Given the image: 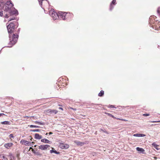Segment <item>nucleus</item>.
Returning <instances> with one entry per match:
<instances>
[{"label": "nucleus", "instance_id": "obj_19", "mask_svg": "<svg viewBox=\"0 0 160 160\" xmlns=\"http://www.w3.org/2000/svg\"><path fill=\"white\" fill-rule=\"evenodd\" d=\"M38 1L40 5L41 6L42 5V3L43 2H46L45 0H38Z\"/></svg>", "mask_w": 160, "mask_h": 160}, {"label": "nucleus", "instance_id": "obj_5", "mask_svg": "<svg viewBox=\"0 0 160 160\" xmlns=\"http://www.w3.org/2000/svg\"><path fill=\"white\" fill-rule=\"evenodd\" d=\"M156 18V16H151L149 18V23L152 26V24H154L155 23H156V22L158 21H156L155 18Z\"/></svg>", "mask_w": 160, "mask_h": 160}, {"label": "nucleus", "instance_id": "obj_16", "mask_svg": "<svg viewBox=\"0 0 160 160\" xmlns=\"http://www.w3.org/2000/svg\"><path fill=\"white\" fill-rule=\"evenodd\" d=\"M74 142L77 145H80L81 146H82L84 144V142H81L80 141H75Z\"/></svg>", "mask_w": 160, "mask_h": 160}, {"label": "nucleus", "instance_id": "obj_7", "mask_svg": "<svg viewBox=\"0 0 160 160\" xmlns=\"http://www.w3.org/2000/svg\"><path fill=\"white\" fill-rule=\"evenodd\" d=\"M59 147L62 149H67L69 147V145L68 144H65L63 143H60L59 145Z\"/></svg>", "mask_w": 160, "mask_h": 160}, {"label": "nucleus", "instance_id": "obj_37", "mask_svg": "<svg viewBox=\"0 0 160 160\" xmlns=\"http://www.w3.org/2000/svg\"><path fill=\"white\" fill-rule=\"evenodd\" d=\"M70 109H73V110H76V109L75 108V109H74L72 108H70Z\"/></svg>", "mask_w": 160, "mask_h": 160}, {"label": "nucleus", "instance_id": "obj_25", "mask_svg": "<svg viewBox=\"0 0 160 160\" xmlns=\"http://www.w3.org/2000/svg\"><path fill=\"white\" fill-rule=\"evenodd\" d=\"M15 18L14 17H10L9 18V19L8 20V21L9 22V21H11L15 19Z\"/></svg>", "mask_w": 160, "mask_h": 160}, {"label": "nucleus", "instance_id": "obj_6", "mask_svg": "<svg viewBox=\"0 0 160 160\" xmlns=\"http://www.w3.org/2000/svg\"><path fill=\"white\" fill-rule=\"evenodd\" d=\"M159 22V21H157L154 24L152 25V27L156 30H160V24Z\"/></svg>", "mask_w": 160, "mask_h": 160}, {"label": "nucleus", "instance_id": "obj_23", "mask_svg": "<svg viewBox=\"0 0 160 160\" xmlns=\"http://www.w3.org/2000/svg\"><path fill=\"white\" fill-rule=\"evenodd\" d=\"M35 122L36 123L38 124L39 125H43L44 124L43 123L41 122H39L36 121Z\"/></svg>", "mask_w": 160, "mask_h": 160}, {"label": "nucleus", "instance_id": "obj_38", "mask_svg": "<svg viewBox=\"0 0 160 160\" xmlns=\"http://www.w3.org/2000/svg\"><path fill=\"white\" fill-rule=\"evenodd\" d=\"M59 109H60L62 111L63 110V109L62 108L60 107V108H59Z\"/></svg>", "mask_w": 160, "mask_h": 160}, {"label": "nucleus", "instance_id": "obj_29", "mask_svg": "<svg viewBox=\"0 0 160 160\" xmlns=\"http://www.w3.org/2000/svg\"><path fill=\"white\" fill-rule=\"evenodd\" d=\"M31 131L34 132H38L40 131V130L38 129H34L32 130Z\"/></svg>", "mask_w": 160, "mask_h": 160}, {"label": "nucleus", "instance_id": "obj_36", "mask_svg": "<svg viewBox=\"0 0 160 160\" xmlns=\"http://www.w3.org/2000/svg\"><path fill=\"white\" fill-rule=\"evenodd\" d=\"M120 120L123 121H128L127 120H125V119H120Z\"/></svg>", "mask_w": 160, "mask_h": 160}, {"label": "nucleus", "instance_id": "obj_34", "mask_svg": "<svg viewBox=\"0 0 160 160\" xmlns=\"http://www.w3.org/2000/svg\"><path fill=\"white\" fill-rule=\"evenodd\" d=\"M24 117L25 118H34V116H32L31 117H28V116H25V117Z\"/></svg>", "mask_w": 160, "mask_h": 160}, {"label": "nucleus", "instance_id": "obj_4", "mask_svg": "<svg viewBox=\"0 0 160 160\" xmlns=\"http://www.w3.org/2000/svg\"><path fill=\"white\" fill-rule=\"evenodd\" d=\"M49 14L54 20H56L59 18L58 14L55 12L53 9H51L50 10Z\"/></svg>", "mask_w": 160, "mask_h": 160}, {"label": "nucleus", "instance_id": "obj_9", "mask_svg": "<svg viewBox=\"0 0 160 160\" xmlns=\"http://www.w3.org/2000/svg\"><path fill=\"white\" fill-rule=\"evenodd\" d=\"M20 143L22 144H24L26 146H29V145H30V142H28L27 141H26V140H24L23 139H22L21 140Z\"/></svg>", "mask_w": 160, "mask_h": 160}, {"label": "nucleus", "instance_id": "obj_27", "mask_svg": "<svg viewBox=\"0 0 160 160\" xmlns=\"http://www.w3.org/2000/svg\"><path fill=\"white\" fill-rule=\"evenodd\" d=\"M4 14V11H1L0 12V16L2 17Z\"/></svg>", "mask_w": 160, "mask_h": 160}, {"label": "nucleus", "instance_id": "obj_14", "mask_svg": "<svg viewBox=\"0 0 160 160\" xmlns=\"http://www.w3.org/2000/svg\"><path fill=\"white\" fill-rule=\"evenodd\" d=\"M116 0H113L112 1L111 3L110 4V10H112L113 8V7L112 6V4H113L114 5H115L116 4Z\"/></svg>", "mask_w": 160, "mask_h": 160}, {"label": "nucleus", "instance_id": "obj_47", "mask_svg": "<svg viewBox=\"0 0 160 160\" xmlns=\"http://www.w3.org/2000/svg\"><path fill=\"white\" fill-rule=\"evenodd\" d=\"M58 106H62L61 105H58Z\"/></svg>", "mask_w": 160, "mask_h": 160}, {"label": "nucleus", "instance_id": "obj_41", "mask_svg": "<svg viewBox=\"0 0 160 160\" xmlns=\"http://www.w3.org/2000/svg\"><path fill=\"white\" fill-rule=\"evenodd\" d=\"M53 133L52 132H50L49 133V135H51Z\"/></svg>", "mask_w": 160, "mask_h": 160}, {"label": "nucleus", "instance_id": "obj_30", "mask_svg": "<svg viewBox=\"0 0 160 160\" xmlns=\"http://www.w3.org/2000/svg\"><path fill=\"white\" fill-rule=\"evenodd\" d=\"M149 114H143V116L145 117L149 116Z\"/></svg>", "mask_w": 160, "mask_h": 160}, {"label": "nucleus", "instance_id": "obj_44", "mask_svg": "<svg viewBox=\"0 0 160 160\" xmlns=\"http://www.w3.org/2000/svg\"><path fill=\"white\" fill-rule=\"evenodd\" d=\"M32 138H31L30 139L31 141H32Z\"/></svg>", "mask_w": 160, "mask_h": 160}, {"label": "nucleus", "instance_id": "obj_10", "mask_svg": "<svg viewBox=\"0 0 160 160\" xmlns=\"http://www.w3.org/2000/svg\"><path fill=\"white\" fill-rule=\"evenodd\" d=\"M13 145V143L12 142L4 144V147L8 149H9L12 147Z\"/></svg>", "mask_w": 160, "mask_h": 160}, {"label": "nucleus", "instance_id": "obj_45", "mask_svg": "<svg viewBox=\"0 0 160 160\" xmlns=\"http://www.w3.org/2000/svg\"><path fill=\"white\" fill-rule=\"evenodd\" d=\"M46 135H48V133H47L46 134Z\"/></svg>", "mask_w": 160, "mask_h": 160}, {"label": "nucleus", "instance_id": "obj_32", "mask_svg": "<svg viewBox=\"0 0 160 160\" xmlns=\"http://www.w3.org/2000/svg\"><path fill=\"white\" fill-rule=\"evenodd\" d=\"M9 137L10 138H13V136L12 134H10L9 135Z\"/></svg>", "mask_w": 160, "mask_h": 160}, {"label": "nucleus", "instance_id": "obj_42", "mask_svg": "<svg viewBox=\"0 0 160 160\" xmlns=\"http://www.w3.org/2000/svg\"><path fill=\"white\" fill-rule=\"evenodd\" d=\"M155 148L157 150H158L159 149V148L157 147H156V148Z\"/></svg>", "mask_w": 160, "mask_h": 160}, {"label": "nucleus", "instance_id": "obj_28", "mask_svg": "<svg viewBox=\"0 0 160 160\" xmlns=\"http://www.w3.org/2000/svg\"><path fill=\"white\" fill-rule=\"evenodd\" d=\"M30 128H39V126H34V125H31L30 126Z\"/></svg>", "mask_w": 160, "mask_h": 160}, {"label": "nucleus", "instance_id": "obj_2", "mask_svg": "<svg viewBox=\"0 0 160 160\" xmlns=\"http://www.w3.org/2000/svg\"><path fill=\"white\" fill-rule=\"evenodd\" d=\"M13 6V5L10 1H7L3 6L5 18H8L13 15L18 14L17 11L11 10Z\"/></svg>", "mask_w": 160, "mask_h": 160}, {"label": "nucleus", "instance_id": "obj_15", "mask_svg": "<svg viewBox=\"0 0 160 160\" xmlns=\"http://www.w3.org/2000/svg\"><path fill=\"white\" fill-rule=\"evenodd\" d=\"M136 149L137 151L140 152V153H143L145 151V150L143 149L142 148H140L139 147H137Z\"/></svg>", "mask_w": 160, "mask_h": 160}, {"label": "nucleus", "instance_id": "obj_21", "mask_svg": "<svg viewBox=\"0 0 160 160\" xmlns=\"http://www.w3.org/2000/svg\"><path fill=\"white\" fill-rule=\"evenodd\" d=\"M105 113L108 115L109 116L111 117H112V118H116V117H115L114 116H113V115H112V114L109 113H107V112H105Z\"/></svg>", "mask_w": 160, "mask_h": 160}, {"label": "nucleus", "instance_id": "obj_31", "mask_svg": "<svg viewBox=\"0 0 160 160\" xmlns=\"http://www.w3.org/2000/svg\"><path fill=\"white\" fill-rule=\"evenodd\" d=\"M2 158L4 160H8L7 158H6L4 156H3Z\"/></svg>", "mask_w": 160, "mask_h": 160}, {"label": "nucleus", "instance_id": "obj_43", "mask_svg": "<svg viewBox=\"0 0 160 160\" xmlns=\"http://www.w3.org/2000/svg\"><path fill=\"white\" fill-rule=\"evenodd\" d=\"M32 149V150H33V149L32 148V147H30V149Z\"/></svg>", "mask_w": 160, "mask_h": 160}, {"label": "nucleus", "instance_id": "obj_39", "mask_svg": "<svg viewBox=\"0 0 160 160\" xmlns=\"http://www.w3.org/2000/svg\"><path fill=\"white\" fill-rule=\"evenodd\" d=\"M2 115H4V114L3 113H0V116H1Z\"/></svg>", "mask_w": 160, "mask_h": 160}, {"label": "nucleus", "instance_id": "obj_26", "mask_svg": "<svg viewBox=\"0 0 160 160\" xmlns=\"http://www.w3.org/2000/svg\"><path fill=\"white\" fill-rule=\"evenodd\" d=\"M152 145L155 148L156 147H157L159 146L158 145H157V144H156L155 143H153L152 144Z\"/></svg>", "mask_w": 160, "mask_h": 160}, {"label": "nucleus", "instance_id": "obj_11", "mask_svg": "<svg viewBox=\"0 0 160 160\" xmlns=\"http://www.w3.org/2000/svg\"><path fill=\"white\" fill-rule=\"evenodd\" d=\"M46 112L48 113H50V114L54 113L55 114H56L58 113V111L55 109L52 110L51 109H49L46 111Z\"/></svg>", "mask_w": 160, "mask_h": 160}, {"label": "nucleus", "instance_id": "obj_20", "mask_svg": "<svg viewBox=\"0 0 160 160\" xmlns=\"http://www.w3.org/2000/svg\"><path fill=\"white\" fill-rule=\"evenodd\" d=\"M142 134H134L133 136H135V137H142V136H142Z\"/></svg>", "mask_w": 160, "mask_h": 160}, {"label": "nucleus", "instance_id": "obj_46", "mask_svg": "<svg viewBox=\"0 0 160 160\" xmlns=\"http://www.w3.org/2000/svg\"><path fill=\"white\" fill-rule=\"evenodd\" d=\"M112 106L111 107H112V108H113V107L112 106Z\"/></svg>", "mask_w": 160, "mask_h": 160}, {"label": "nucleus", "instance_id": "obj_35", "mask_svg": "<svg viewBox=\"0 0 160 160\" xmlns=\"http://www.w3.org/2000/svg\"><path fill=\"white\" fill-rule=\"evenodd\" d=\"M120 120L123 121H128L127 120H125V119H120Z\"/></svg>", "mask_w": 160, "mask_h": 160}, {"label": "nucleus", "instance_id": "obj_13", "mask_svg": "<svg viewBox=\"0 0 160 160\" xmlns=\"http://www.w3.org/2000/svg\"><path fill=\"white\" fill-rule=\"evenodd\" d=\"M41 142H44L46 143H51V141H49L48 140L44 138L41 139Z\"/></svg>", "mask_w": 160, "mask_h": 160}, {"label": "nucleus", "instance_id": "obj_33", "mask_svg": "<svg viewBox=\"0 0 160 160\" xmlns=\"http://www.w3.org/2000/svg\"><path fill=\"white\" fill-rule=\"evenodd\" d=\"M151 122H160V120L158 121H152Z\"/></svg>", "mask_w": 160, "mask_h": 160}, {"label": "nucleus", "instance_id": "obj_1", "mask_svg": "<svg viewBox=\"0 0 160 160\" xmlns=\"http://www.w3.org/2000/svg\"><path fill=\"white\" fill-rule=\"evenodd\" d=\"M18 23L16 22H11L7 26V28L8 33H9V38L10 42L9 47H11L16 43L18 38V35L16 34H13L12 35V33L14 32L15 27L17 26Z\"/></svg>", "mask_w": 160, "mask_h": 160}, {"label": "nucleus", "instance_id": "obj_40", "mask_svg": "<svg viewBox=\"0 0 160 160\" xmlns=\"http://www.w3.org/2000/svg\"><path fill=\"white\" fill-rule=\"evenodd\" d=\"M116 119H117V120H120V119L121 118H115Z\"/></svg>", "mask_w": 160, "mask_h": 160}, {"label": "nucleus", "instance_id": "obj_22", "mask_svg": "<svg viewBox=\"0 0 160 160\" xmlns=\"http://www.w3.org/2000/svg\"><path fill=\"white\" fill-rule=\"evenodd\" d=\"M34 153L37 155L39 157H41L42 155L41 153H40L39 152H34Z\"/></svg>", "mask_w": 160, "mask_h": 160}, {"label": "nucleus", "instance_id": "obj_3", "mask_svg": "<svg viewBox=\"0 0 160 160\" xmlns=\"http://www.w3.org/2000/svg\"><path fill=\"white\" fill-rule=\"evenodd\" d=\"M59 18L60 17L63 20H65L69 18L71 16L70 13H66L64 12H59Z\"/></svg>", "mask_w": 160, "mask_h": 160}, {"label": "nucleus", "instance_id": "obj_24", "mask_svg": "<svg viewBox=\"0 0 160 160\" xmlns=\"http://www.w3.org/2000/svg\"><path fill=\"white\" fill-rule=\"evenodd\" d=\"M50 153H52L53 152L55 153H58L57 152L56 150H51L50 151Z\"/></svg>", "mask_w": 160, "mask_h": 160}, {"label": "nucleus", "instance_id": "obj_12", "mask_svg": "<svg viewBox=\"0 0 160 160\" xmlns=\"http://www.w3.org/2000/svg\"><path fill=\"white\" fill-rule=\"evenodd\" d=\"M35 138L37 139H40L42 138V136L38 133H36L35 134Z\"/></svg>", "mask_w": 160, "mask_h": 160}, {"label": "nucleus", "instance_id": "obj_17", "mask_svg": "<svg viewBox=\"0 0 160 160\" xmlns=\"http://www.w3.org/2000/svg\"><path fill=\"white\" fill-rule=\"evenodd\" d=\"M1 123L2 124L4 125H9L10 124V122L8 121H5L4 122H1Z\"/></svg>", "mask_w": 160, "mask_h": 160}, {"label": "nucleus", "instance_id": "obj_18", "mask_svg": "<svg viewBox=\"0 0 160 160\" xmlns=\"http://www.w3.org/2000/svg\"><path fill=\"white\" fill-rule=\"evenodd\" d=\"M104 94V92L103 90H101L100 92L98 93V96L99 97H102L103 96Z\"/></svg>", "mask_w": 160, "mask_h": 160}, {"label": "nucleus", "instance_id": "obj_8", "mask_svg": "<svg viewBox=\"0 0 160 160\" xmlns=\"http://www.w3.org/2000/svg\"><path fill=\"white\" fill-rule=\"evenodd\" d=\"M50 147V145L48 144L41 145L38 147V149L42 150H45L47 149L48 148Z\"/></svg>", "mask_w": 160, "mask_h": 160}]
</instances>
